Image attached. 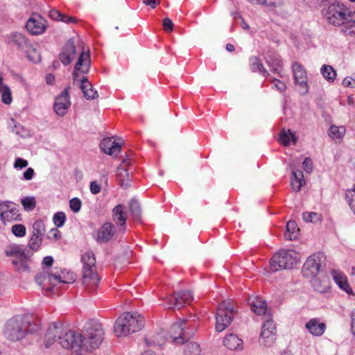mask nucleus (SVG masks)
Segmentation results:
<instances>
[{
  "label": "nucleus",
  "instance_id": "obj_3",
  "mask_svg": "<svg viewBox=\"0 0 355 355\" xmlns=\"http://www.w3.org/2000/svg\"><path fill=\"white\" fill-rule=\"evenodd\" d=\"M76 275L65 269L53 268L51 272L42 275L37 279L42 288L47 295L59 294L67 288V285L76 280Z\"/></svg>",
  "mask_w": 355,
  "mask_h": 355
},
{
  "label": "nucleus",
  "instance_id": "obj_50",
  "mask_svg": "<svg viewBox=\"0 0 355 355\" xmlns=\"http://www.w3.org/2000/svg\"><path fill=\"white\" fill-rule=\"evenodd\" d=\"M270 81L272 84V87L277 89V90L279 92H284L286 89V86L282 81L276 79V78H270Z\"/></svg>",
  "mask_w": 355,
  "mask_h": 355
},
{
  "label": "nucleus",
  "instance_id": "obj_56",
  "mask_svg": "<svg viewBox=\"0 0 355 355\" xmlns=\"http://www.w3.org/2000/svg\"><path fill=\"white\" fill-rule=\"evenodd\" d=\"M12 37L13 42L17 45H21L23 43L25 42L24 37L20 33L13 34Z\"/></svg>",
  "mask_w": 355,
  "mask_h": 355
},
{
  "label": "nucleus",
  "instance_id": "obj_49",
  "mask_svg": "<svg viewBox=\"0 0 355 355\" xmlns=\"http://www.w3.org/2000/svg\"><path fill=\"white\" fill-rule=\"evenodd\" d=\"M81 206H82V202L81 201L77 198H72L70 201H69V207H70V209L74 212V213H77L78 212L80 209H81Z\"/></svg>",
  "mask_w": 355,
  "mask_h": 355
},
{
  "label": "nucleus",
  "instance_id": "obj_37",
  "mask_svg": "<svg viewBox=\"0 0 355 355\" xmlns=\"http://www.w3.org/2000/svg\"><path fill=\"white\" fill-rule=\"evenodd\" d=\"M341 31L346 36L355 37V20H352L351 17L348 18L342 26Z\"/></svg>",
  "mask_w": 355,
  "mask_h": 355
},
{
  "label": "nucleus",
  "instance_id": "obj_15",
  "mask_svg": "<svg viewBox=\"0 0 355 355\" xmlns=\"http://www.w3.org/2000/svg\"><path fill=\"white\" fill-rule=\"evenodd\" d=\"M99 282L100 277L96 270H83L82 284L87 293H92L96 291L98 288Z\"/></svg>",
  "mask_w": 355,
  "mask_h": 355
},
{
  "label": "nucleus",
  "instance_id": "obj_64",
  "mask_svg": "<svg viewBox=\"0 0 355 355\" xmlns=\"http://www.w3.org/2000/svg\"><path fill=\"white\" fill-rule=\"evenodd\" d=\"M277 0H262V5L268 7L275 6Z\"/></svg>",
  "mask_w": 355,
  "mask_h": 355
},
{
  "label": "nucleus",
  "instance_id": "obj_58",
  "mask_svg": "<svg viewBox=\"0 0 355 355\" xmlns=\"http://www.w3.org/2000/svg\"><path fill=\"white\" fill-rule=\"evenodd\" d=\"M313 166V162L312 160L309 158H306L304 161L303 162V168L304 169L308 172L310 173L312 170Z\"/></svg>",
  "mask_w": 355,
  "mask_h": 355
},
{
  "label": "nucleus",
  "instance_id": "obj_62",
  "mask_svg": "<svg viewBox=\"0 0 355 355\" xmlns=\"http://www.w3.org/2000/svg\"><path fill=\"white\" fill-rule=\"evenodd\" d=\"M50 234L51 235H48V237L50 239L58 240L61 238L60 232L56 229L52 230Z\"/></svg>",
  "mask_w": 355,
  "mask_h": 355
},
{
  "label": "nucleus",
  "instance_id": "obj_16",
  "mask_svg": "<svg viewBox=\"0 0 355 355\" xmlns=\"http://www.w3.org/2000/svg\"><path fill=\"white\" fill-rule=\"evenodd\" d=\"M292 71L295 84L300 86L301 93L306 94L309 89L306 69L301 64L294 62L292 65Z\"/></svg>",
  "mask_w": 355,
  "mask_h": 355
},
{
  "label": "nucleus",
  "instance_id": "obj_45",
  "mask_svg": "<svg viewBox=\"0 0 355 355\" xmlns=\"http://www.w3.org/2000/svg\"><path fill=\"white\" fill-rule=\"evenodd\" d=\"M12 234L18 237H22L26 235V227L21 224H16L12 227Z\"/></svg>",
  "mask_w": 355,
  "mask_h": 355
},
{
  "label": "nucleus",
  "instance_id": "obj_19",
  "mask_svg": "<svg viewBox=\"0 0 355 355\" xmlns=\"http://www.w3.org/2000/svg\"><path fill=\"white\" fill-rule=\"evenodd\" d=\"M71 105L69 88H66L62 94L58 96L54 103V110L59 116H64Z\"/></svg>",
  "mask_w": 355,
  "mask_h": 355
},
{
  "label": "nucleus",
  "instance_id": "obj_5",
  "mask_svg": "<svg viewBox=\"0 0 355 355\" xmlns=\"http://www.w3.org/2000/svg\"><path fill=\"white\" fill-rule=\"evenodd\" d=\"M104 329L96 321L87 322L80 333L82 351H92L101 345L104 339Z\"/></svg>",
  "mask_w": 355,
  "mask_h": 355
},
{
  "label": "nucleus",
  "instance_id": "obj_34",
  "mask_svg": "<svg viewBox=\"0 0 355 355\" xmlns=\"http://www.w3.org/2000/svg\"><path fill=\"white\" fill-rule=\"evenodd\" d=\"M250 64L252 70L254 72H259L263 76H267L268 72L264 69L263 65L259 58L256 56H252L250 58Z\"/></svg>",
  "mask_w": 355,
  "mask_h": 355
},
{
  "label": "nucleus",
  "instance_id": "obj_12",
  "mask_svg": "<svg viewBox=\"0 0 355 355\" xmlns=\"http://www.w3.org/2000/svg\"><path fill=\"white\" fill-rule=\"evenodd\" d=\"M192 322L187 320H181L178 322L174 323L170 329V337L172 339V342L176 345L182 344L188 338L186 333V329L189 327L191 326Z\"/></svg>",
  "mask_w": 355,
  "mask_h": 355
},
{
  "label": "nucleus",
  "instance_id": "obj_17",
  "mask_svg": "<svg viewBox=\"0 0 355 355\" xmlns=\"http://www.w3.org/2000/svg\"><path fill=\"white\" fill-rule=\"evenodd\" d=\"M26 27L32 35H40L45 31L46 22L41 16L33 15L28 20Z\"/></svg>",
  "mask_w": 355,
  "mask_h": 355
},
{
  "label": "nucleus",
  "instance_id": "obj_60",
  "mask_svg": "<svg viewBox=\"0 0 355 355\" xmlns=\"http://www.w3.org/2000/svg\"><path fill=\"white\" fill-rule=\"evenodd\" d=\"M160 0H143V3L151 8H155L160 3Z\"/></svg>",
  "mask_w": 355,
  "mask_h": 355
},
{
  "label": "nucleus",
  "instance_id": "obj_53",
  "mask_svg": "<svg viewBox=\"0 0 355 355\" xmlns=\"http://www.w3.org/2000/svg\"><path fill=\"white\" fill-rule=\"evenodd\" d=\"M130 210L135 216H139V207L138 202L136 200H132L130 202Z\"/></svg>",
  "mask_w": 355,
  "mask_h": 355
},
{
  "label": "nucleus",
  "instance_id": "obj_43",
  "mask_svg": "<svg viewBox=\"0 0 355 355\" xmlns=\"http://www.w3.org/2000/svg\"><path fill=\"white\" fill-rule=\"evenodd\" d=\"M42 236L38 235L32 234L29 241L28 246L33 250H37L42 243Z\"/></svg>",
  "mask_w": 355,
  "mask_h": 355
},
{
  "label": "nucleus",
  "instance_id": "obj_41",
  "mask_svg": "<svg viewBox=\"0 0 355 355\" xmlns=\"http://www.w3.org/2000/svg\"><path fill=\"white\" fill-rule=\"evenodd\" d=\"M44 232V224L43 221L41 220H36L33 225V234L43 237Z\"/></svg>",
  "mask_w": 355,
  "mask_h": 355
},
{
  "label": "nucleus",
  "instance_id": "obj_63",
  "mask_svg": "<svg viewBox=\"0 0 355 355\" xmlns=\"http://www.w3.org/2000/svg\"><path fill=\"white\" fill-rule=\"evenodd\" d=\"M34 175V170L32 168H28L24 173V178L26 180H30L33 178Z\"/></svg>",
  "mask_w": 355,
  "mask_h": 355
},
{
  "label": "nucleus",
  "instance_id": "obj_30",
  "mask_svg": "<svg viewBox=\"0 0 355 355\" xmlns=\"http://www.w3.org/2000/svg\"><path fill=\"white\" fill-rule=\"evenodd\" d=\"M223 343L228 349L236 350L242 347L243 341L236 334H230L225 336Z\"/></svg>",
  "mask_w": 355,
  "mask_h": 355
},
{
  "label": "nucleus",
  "instance_id": "obj_59",
  "mask_svg": "<svg viewBox=\"0 0 355 355\" xmlns=\"http://www.w3.org/2000/svg\"><path fill=\"white\" fill-rule=\"evenodd\" d=\"M90 191L93 194H97L101 191V187L96 182H92L90 184Z\"/></svg>",
  "mask_w": 355,
  "mask_h": 355
},
{
  "label": "nucleus",
  "instance_id": "obj_36",
  "mask_svg": "<svg viewBox=\"0 0 355 355\" xmlns=\"http://www.w3.org/2000/svg\"><path fill=\"white\" fill-rule=\"evenodd\" d=\"M21 247L16 244H11L5 248V254L8 257H11L12 259H17L18 257L24 254Z\"/></svg>",
  "mask_w": 355,
  "mask_h": 355
},
{
  "label": "nucleus",
  "instance_id": "obj_32",
  "mask_svg": "<svg viewBox=\"0 0 355 355\" xmlns=\"http://www.w3.org/2000/svg\"><path fill=\"white\" fill-rule=\"evenodd\" d=\"M300 229L297 227L295 221L290 220L286 225V232L284 234L286 239L295 240L298 237Z\"/></svg>",
  "mask_w": 355,
  "mask_h": 355
},
{
  "label": "nucleus",
  "instance_id": "obj_11",
  "mask_svg": "<svg viewBox=\"0 0 355 355\" xmlns=\"http://www.w3.org/2000/svg\"><path fill=\"white\" fill-rule=\"evenodd\" d=\"M325 256L322 253H318L310 256L303 266L302 272L306 277L315 276L322 263H324Z\"/></svg>",
  "mask_w": 355,
  "mask_h": 355
},
{
  "label": "nucleus",
  "instance_id": "obj_57",
  "mask_svg": "<svg viewBox=\"0 0 355 355\" xmlns=\"http://www.w3.org/2000/svg\"><path fill=\"white\" fill-rule=\"evenodd\" d=\"M28 166V162L22 158L16 159L14 166L16 168H22Z\"/></svg>",
  "mask_w": 355,
  "mask_h": 355
},
{
  "label": "nucleus",
  "instance_id": "obj_47",
  "mask_svg": "<svg viewBox=\"0 0 355 355\" xmlns=\"http://www.w3.org/2000/svg\"><path fill=\"white\" fill-rule=\"evenodd\" d=\"M66 220V216L63 212H58L53 216L54 224L57 227H62Z\"/></svg>",
  "mask_w": 355,
  "mask_h": 355
},
{
  "label": "nucleus",
  "instance_id": "obj_22",
  "mask_svg": "<svg viewBox=\"0 0 355 355\" xmlns=\"http://www.w3.org/2000/svg\"><path fill=\"white\" fill-rule=\"evenodd\" d=\"M114 225L110 223H106L98 231L96 240L101 243L107 242L114 236Z\"/></svg>",
  "mask_w": 355,
  "mask_h": 355
},
{
  "label": "nucleus",
  "instance_id": "obj_54",
  "mask_svg": "<svg viewBox=\"0 0 355 355\" xmlns=\"http://www.w3.org/2000/svg\"><path fill=\"white\" fill-rule=\"evenodd\" d=\"M343 85L347 87H355V77H346L343 80Z\"/></svg>",
  "mask_w": 355,
  "mask_h": 355
},
{
  "label": "nucleus",
  "instance_id": "obj_28",
  "mask_svg": "<svg viewBox=\"0 0 355 355\" xmlns=\"http://www.w3.org/2000/svg\"><path fill=\"white\" fill-rule=\"evenodd\" d=\"M29 258L25 252L17 259H12V266L19 272L28 271L29 269Z\"/></svg>",
  "mask_w": 355,
  "mask_h": 355
},
{
  "label": "nucleus",
  "instance_id": "obj_14",
  "mask_svg": "<svg viewBox=\"0 0 355 355\" xmlns=\"http://www.w3.org/2000/svg\"><path fill=\"white\" fill-rule=\"evenodd\" d=\"M0 216L4 223L19 220L21 217L17 205L12 202L0 204Z\"/></svg>",
  "mask_w": 355,
  "mask_h": 355
},
{
  "label": "nucleus",
  "instance_id": "obj_20",
  "mask_svg": "<svg viewBox=\"0 0 355 355\" xmlns=\"http://www.w3.org/2000/svg\"><path fill=\"white\" fill-rule=\"evenodd\" d=\"M331 275L338 287L346 292L349 295H354V293L349 285L347 277L345 273L339 269H332Z\"/></svg>",
  "mask_w": 355,
  "mask_h": 355
},
{
  "label": "nucleus",
  "instance_id": "obj_38",
  "mask_svg": "<svg viewBox=\"0 0 355 355\" xmlns=\"http://www.w3.org/2000/svg\"><path fill=\"white\" fill-rule=\"evenodd\" d=\"M321 73L324 78L329 81H333L336 76L335 70L329 65H324L321 69Z\"/></svg>",
  "mask_w": 355,
  "mask_h": 355
},
{
  "label": "nucleus",
  "instance_id": "obj_27",
  "mask_svg": "<svg viewBox=\"0 0 355 355\" xmlns=\"http://www.w3.org/2000/svg\"><path fill=\"white\" fill-rule=\"evenodd\" d=\"M76 53L75 46L71 42L65 44L60 54V60L64 64H69L73 60Z\"/></svg>",
  "mask_w": 355,
  "mask_h": 355
},
{
  "label": "nucleus",
  "instance_id": "obj_61",
  "mask_svg": "<svg viewBox=\"0 0 355 355\" xmlns=\"http://www.w3.org/2000/svg\"><path fill=\"white\" fill-rule=\"evenodd\" d=\"M63 13H61L60 11L56 10H53L50 12V17L53 19L60 21L62 17Z\"/></svg>",
  "mask_w": 355,
  "mask_h": 355
},
{
  "label": "nucleus",
  "instance_id": "obj_31",
  "mask_svg": "<svg viewBox=\"0 0 355 355\" xmlns=\"http://www.w3.org/2000/svg\"><path fill=\"white\" fill-rule=\"evenodd\" d=\"M297 139L295 133L289 129H282L279 133V142L284 146H289L291 143L295 144Z\"/></svg>",
  "mask_w": 355,
  "mask_h": 355
},
{
  "label": "nucleus",
  "instance_id": "obj_52",
  "mask_svg": "<svg viewBox=\"0 0 355 355\" xmlns=\"http://www.w3.org/2000/svg\"><path fill=\"white\" fill-rule=\"evenodd\" d=\"M173 24L169 18L163 19V28L166 32H171L173 31Z\"/></svg>",
  "mask_w": 355,
  "mask_h": 355
},
{
  "label": "nucleus",
  "instance_id": "obj_7",
  "mask_svg": "<svg viewBox=\"0 0 355 355\" xmlns=\"http://www.w3.org/2000/svg\"><path fill=\"white\" fill-rule=\"evenodd\" d=\"M299 259V254L294 250H280L271 258L270 268L273 272L289 268L296 264Z\"/></svg>",
  "mask_w": 355,
  "mask_h": 355
},
{
  "label": "nucleus",
  "instance_id": "obj_55",
  "mask_svg": "<svg viewBox=\"0 0 355 355\" xmlns=\"http://www.w3.org/2000/svg\"><path fill=\"white\" fill-rule=\"evenodd\" d=\"M60 21L67 24H76L78 21V19L75 17L68 16L63 14Z\"/></svg>",
  "mask_w": 355,
  "mask_h": 355
},
{
  "label": "nucleus",
  "instance_id": "obj_26",
  "mask_svg": "<svg viewBox=\"0 0 355 355\" xmlns=\"http://www.w3.org/2000/svg\"><path fill=\"white\" fill-rule=\"evenodd\" d=\"M252 311L259 315L266 313L267 310L266 303L259 297H252L248 300Z\"/></svg>",
  "mask_w": 355,
  "mask_h": 355
},
{
  "label": "nucleus",
  "instance_id": "obj_42",
  "mask_svg": "<svg viewBox=\"0 0 355 355\" xmlns=\"http://www.w3.org/2000/svg\"><path fill=\"white\" fill-rule=\"evenodd\" d=\"M21 202L26 211H32L36 205L35 199L33 197H25L21 199Z\"/></svg>",
  "mask_w": 355,
  "mask_h": 355
},
{
  "label": "nucleus",
  "instance_id": "obj_23",
  "mask_svg": "<svg viewBox=\"0 0 355 355\" xmlns=\"http://www.w3.org/2000/svg\"><path fill=\"white\" fill-rule=\"evenodd\" d=\"M113 221L121 228L125 229V225L127 220V212L125 208L122 205H116L112 210Z\"/></svg>",
  "mask_w": 355,
  "mask_h": 355
},
{
  "label": "nucleus",
  "instance_id": "obj_40",
  "mask_svg": "<svg viewBox=\"0 0 355 355\" xmlns=\"http://www.w3.org/2000/svg\"><path fill=\"white\" fill-rule=\"evenodd\" d=\"M345 199L355 214V191L354 188L352 190L348 189L345 191Z\"/></svg>",
  "mask_w": 355,
  "mask_h": 355
},
{
  "label": "nucleus",
  "instance_id": "obj_48",
  "mask_svg": "<svg viewBox=\"0 0 355 355\" xmlns=\"http://www.w3.org/2000/svg\"><path fill=\"white\" fill-rule=\"evenodd\" d=\"M28 58L34 62H37L40 60V53L34 49H29L26 51Z\"/></svg>",
  "mask_w": 355,
  "mask_h": 355
},
{
  "label": "nucleus",
  "instance_id": "obj_6",
  "mask_svg": "<svg viewBox=\"0 0 355 355\" xmlns=\"http://www.w3.org/2000/svg\"><path fill=\"white\" fill-rule=\"evenodd\" d=\"M144 326V318L137 313H124L116 320L114 334L117 337L126 336L139 331Z\"/></svg>",
  "mask_w": 355,
  "mask_h": 355
},
{
  "label": "nucleus",
  "instance_id": "obj_35",
  "mask_svg": "<svg viewBox=\"0 0 355 355\" xmlns=\"http://www.w3.org/2000/svg\"><path fill=\"white\" fill-rule=\"evenodd\" d=\"M165 336L166 332L162 331L161 333L154 335L149 338H146L145 342L146 345L149 346H161L166 341Z\"/></svg>",
  "mask_w": 355,
  "mask_h": 355
},
{
  "label": "nucleus",
  "instance_id": "obj_33",
  "mask_svg": "<svg viewBox=\"0 0 355 355\" xmlns=\"http://www.w3.org/2000/svg\"><path fill=\"white\" fill-rule=\"evenodd\" d=\"M82 262L83 263V270L92 269L96 270V258L94 254L91 252H85L82 256Z\"/></svg>",
  "mask_w": 355,
  "mask_h": 355
},
{
  "label": "nucleus",
  "instance_id": "obj_25",
  "mask_svg": "<svg viewBox=\"0 0 355 355\" xmlns=\"http://www.w3.org/2000/svg\"><path fill=\"white\" fill-rule=\"evenodd\" d=\"M292 166V177L291 184L293 189L295 191H299L302 187L305 184L303 173L300 170L295 168L294 163L291 164Z\"/></svg>",
  "mask_w": 355,
  "mask_h": 355
},
{
  "label": "nucleus",
  "instance_id": "obj_29",
  "mask_svg": "<svg viewBox=\"0 0 355 355\" xmlns=\"http://www.w3.org/2000/svg\"><path fill=\"white\" fill-rule=\"evenodd\" d=\"M346 129L343 125H331L328 130V135L336 142L340 143L345 135Z\"/></svg>",
  "mask_w": 355,
  "mask_h": 355
},
{
  "label": "nucleus",
  "instance_id": "obj_46",
  "mask_svg": "<svg viewBox=\"0 0 355 355\" xmlns=\"http://www.w3.org/2000/svg\"><path fill=\"white\" fill-rule=\"evenodd\" d=\"M0 93L1 94V100L3 103L7 105L11 103L12 98L10 89L8 87L4 88L2 91L0 92Z\"/></svg>",
  "mask_w": 355,
  "mask_h": 355
},
{
  "label": "nucleus",
  "instance_id": "obj_44",
  "mask_svg": "<svg viewBox=\"0 0 355 355\" xmlns=\"http://www.w3.org/2000/svg\"><path fill=\"white\" fill-rule=\"evenodd\" d=\"M303 218L307 222L317 223L320 221L321 215L316 212H306L303 214Z\"/></svg>",
  "mask_w": 355,
  "mask_h": 355
},
{
  "label": "nucleus",
  "instance_id": "obj_10",
  "mask_svg": "<svg viewBox=\"0 0 355 355\" xmlns=\"http://www.w3.org/2000/svg\"><path fill=\"white\" fill-rule=\"evenodd\" d=\"M165 306L168 309H180L186 305H189L193 300V296L190 291H182L174 295H170L163 299Z\"/></svg>",
  "mask_w": 355,
  "mask_h": 355
},
{
  "label": "nucleus",
  "instance_id": "obj_21",
  "mask_svg": "<svg viewBox=\"0 0 355 355\" xmlns=\"http://www.w3.org/2000/svg\"><path fill=\"white\" fill-rule=\"evenodd\" d=\"M121 144L113 137L105 138L101 143V148L103 152L110 155L119 153L121 150Z\"/></svg>",
  "mask_w": 355,
  "mask_h": 355
},
{
  "label": "nucleus",
  "instance_id": "obj_9",
  "mask_svg": "<svg viewBox=\"0 0 355 355\" xmlns=\"http://www.w3.org/2000/svg\"><path fill=\"white\" fill-rule=\"evenodd\" d=\"M324 15L330 24L341 26L348 18L351 17L350 12L347 8L342 4L335 3L327 7Z\"/></svg>",
  "mask_w": 355,
  "mask_h": 355
},
{
  "label": "nucleus",
  "instance_id": "obj_18",
  "mask_svg": "<svg viewBox=\"0 0 355 355\" xmlns=\"http://www.w3.org/2000/svg\"><path fill=\"white\" fill-rule=\"evenodd\" d=\"M276 328L272 320H266L263 326L261 332V339L266 346H270L275 340Z\"/></svg>",
  "mask_w": 355,
  "mask_h": 355
},
{
  "label": "nucleus",
  "instance_id": "obj_13",
  "mask_svg": "<svg viewBox=\"0 0 355 355\" xmlns=\"http://www.w3.org/2000/svg\"><path fill=\"white\" fill-rule=\"evenodd\" d=\"M133 169L132 161L130 159H125L121 162L116 171V181L121 187L128 185Z\"/></svg>",
  "mask_w": 355,
  "mask_h": 355
},
{
  "label": "nucleus",
  "instance_id": "obj_4",
  "mask_svg": "<svg viewBox=\"0 0 355 355\" xmlns=\"http://www.w3.org/2000/svg\"><path fill=\"white\" fill-rule=\"evenodd\" d=\"M90 67L89 54L87 51H83L75 65L73 71V84L80 85V89L87 99H95L98 97V92L95 90L89 81L80 73H85Z\"/></svg>",
  "mask_w": 355,
  "mask_h": 355
},
{
  "label": "nucleus",
  "instance_id": "obj_24",
  "mask_svg": "<svg viewBox=\"0 0 355 355\" xmlns=\"http://www.w3.org/2000/svg\"><path fill=\"white\" fill-rule=\"evenodd\" d=\"M306 328L312 335L320 336L326 329V324L320 322L317 318H313L306 324Z\"/></svg>",
  "mask_w": 355,
  "mask_h": 355
},
{
  "label": "nucleus",
  "instance_id": "obj_8",
  "mask_svg": "<svg viewBox=\"0 0 355 355\" xmlns=\"http://www.w3.org/2000/svg\"><path fill=\"white\" fill-rule=\"evenodd\" d=\"M234 304L230 301H223L218 306L216 314V330L223 331L231 323L234 315Z\"/></svg>",
  "mask_w": 355,
  "mask_h": 355
},
{
  "label": "nucleus",
  "instance_id": "obj_2",
  "mask_svg": "<svg viewBox=\"0 0 355 355\" xmlns=\"http://www.w3.org/2000/svg\"><path fill=\"white\" fill-rule=\"evenodd\" d=\"M40 327V318L33 315H26L9 320L5 326L4 335L8 339L17 341L22 339L27 332H37Z\"/></svg>",
  "mask_w": 355,
  "mask_h": 355
},
{
  "label": "nucleus",
  "instance_id": "obj_51",
  "mask_svg": "<svg viewBox=\"0 0 355 355\" xmlns=\"http://www.w3.org/2000/svg\"><path fill=\"white\" fill-rule=\"evenodd\" d=\"M269 65H271L272 70L277 73H279L280 68L282 65V61L279 57H276L274 60V63L271 64L269 60L267 61Z\"/></svg>",
  "mask_w": 355,
  "mask_h": 355
},
{
  "label": "nucleus",
  "instance_id": "obj_39",
  "mask_svg": "<svg viewBox=\"0 0 355 355\" xmlns=\"http://www.w3.org/2000/svg\"><path fill=\"white\" fill-rule=\"evenodd\" d=\"M185 355H199L200 353V345L196 343H189L184 349Z\"/></svg>",
  "mask_w": 355,
  "mask_h": 355
},
{
  "label": "nucleus",
  "instance_id": "obj_1",
  "mask_svg": "<svg viewBox=\"0 0 355 355\" xmlns=\"http://www.w3.org/2000/svg\"><path fill=\"white\" fill-rule=\"evenodd\" d=\"M58 343L62 348L79 353L81 350L80 333L67 329L60 322H55L46 328L43 338V346L51 347Z\"/></svg>",
  "mask_w": 355,
  "mask_h": 355
}]
</instances>
